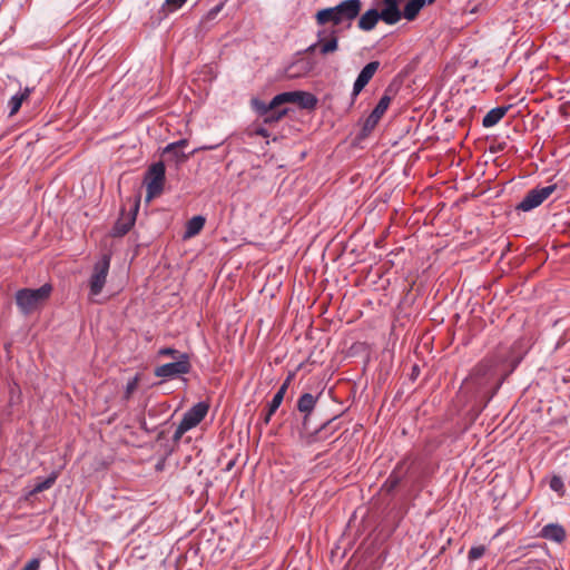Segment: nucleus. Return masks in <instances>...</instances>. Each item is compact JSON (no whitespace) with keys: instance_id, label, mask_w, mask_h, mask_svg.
Masks as SVG:
<instances>
[{"instance_id":"32","label":"nucleus","mask_w":570,"mask_h":570,"mask_svg":"<svg viewBox=\"0 0 570 570\" xmlns=\"http://www.w3.org/2000/svg\"><path fill=\"white\" fill-rule=\"evenodd\" d=\"M485 553V548L483 546L472 547L469 550L468 558L470 561H474L483 557Z\"/></svg>"},{"instance_id":"34","label":"nucleus","mask_w":570,"mask_h":570,"mask_svg":"<svg viewBox=\"0 0 570 570\" xmlns=\"http://www.w3.org/2000/svg\"><path fill=\"white\" fill-rule=\"evenodd\" d=\"M179 354H181L179 351L173 347H163L158 351L159 356H170L173 358L178 360Z\"/></svg>"},{"instance_id":"37","label":"nucleus","mask_w":570,"mask_h":570,"mask_svg":"<svg viewBox=\"0 0 570 570\" xmlns=\"http://www.w3.org/2000/svg\"><path fill=\"white\" fill-rule=\"evenodd\" d=\"M170 154H173V156L176 158L177 163L185 161L189 157V155H186L183 151H179L178 149H175Z\"/></svg>"},{"instance_id":"19","label":"nucleus","mask_w":570,"mask_h":570,"mask_svg":"<svg viewBox=\"0 0 570 570\" xmlns=\"http://www.w3.org/2000/svg\"><path fill=\"white\" fill-rule=\"evenodd\" d=\"M57 478H58L57 472H51L46 479H42V480L37 479L32 489L29 490L28 495H35L45 490L50 489L55 484Z\"/></svg>"},{"instance_id":"27","label":"nucleus","mask_w":570,"mask_h":570,"mask_svg":"<svg viewBox=\"0 0 570 570\" xmlns=\"http://www.w3.org/2000/svg\"><path fill=\"white\" fill-rule=\"evenodd\" d=\"M332 420L325 422L318 430L314 433V440H325L330 434L334 432L335 429L331 428Z\"/></svg>"},{"instance_id":"1","label":"nucleus","mask_w":570,"mask_h":570,"mask_svg":"<svg viewBox=\"0 0 570 570\" xmlns=\"http://www.w3.org/2000/svg\"><path fill=\"white\" fill-rule=\"evenodd\" d=\"M361 9V0H343L337 6L318 10L315 21L318 26H325L328 22L335 26L347 22L350 26L358 17Z\"/></svg>"},{"instance_id":"14","label":"nucleus","mask_w":570,"mask_h":570,"mask_svg":"<svg viewBox=\"0 0 570 570\" xmlns=\"http://www.w3.org/2000/svg\"><path fill=\"white\" fill-rule=\"evenodd\" d=\"M323 35L322 31L317 32V37L321 38ZM338 49V37L337 31L332 30L326 40L320 39V53L322 56H326L335 52Z\"/></svg>"},{"instance_id":"2","label":"nucleus","mask_w":570,"mask_h":570,"mask_svg":"<svg viewBox=\"0 0 570 570\" xmlns=\"http://www.w3.org/2000/svg\"><path fill=\"white\" fill-rule=\"evenodd\" d=\"M51 292L50 284H43L36 289L21 288L14 295L16 304L23 315H29L49 298Z\"/></svg>"},{"instance_id":"29","label":"nucleus","mask_w":570,"mask_h":570,"mask_svg":"<svg viewBox=\"0 0 570 570\" xmlns=\"http://www.w3.org/2000/svg\"><path fill=\"white\" fill-rule=\"evenodd\" d=\"M139 383V376L136 375L131 380L127 382L124 399L129 400L132 395V393L137 390Z\"/></svg>"},{"instance_id":"23","label":"nucleus","mask_w":570,"mask_h":570,"mask_svg":"<svg viewBox=\"0 0 570 570\" xmlns=\"http://www.w3.org/2000/svg\"><path fill=\"white\" fill-rule=\"evenodd\" d=\"M379 67V61L368 62L366 66L363 67L356 79L367 85L370 80L373 78L374 73L377 71Z\"/></svg>"},{"instance_id":"35","label":"nucleus","mask_w":570,"mask_h":570,"mask_svg":"<svg viewBox=\"0 0 570 570\" xmlns=\"http://www.w3.org/2000/svg\"><path fill=\"white\" fill-rule=\"evenodd\" d=\"M40 559L33 558L29 560L21 570H39Z\"/></svg>"},{"instance_id":"5","label":"nucleus","mask_w":570,"mask_h":570,"mask_svg":"<svg viewBox=\"0 0 570 570\" xmlns=\"http://www.w3.org/2000/svg\"><path fill=\"white\" fill-rule=\"evenodd\" d=\"M110 254H104L100 259H98L92 268L91 276L89 278V297L92 299L95 296H98L102 288L106 285L107 276L110 268Z\"/></svg>"},{"instance_id":"41","label":"nucleus","mask_w":570,"mask_h":570,"mask_svg":"<svg viewBox=\"0 0 570 570\" xmlns=\"http://www.w3.org/2000/svg\"><path fill=\"white\" fill-rule=\"evenodd\" d=\"M272 416H273V414H269V410H267V412H266V414H265V416L263 419L264 424L267 425L269 423Z\"/></svg>"},{"instance_id":"36","label":"nucleus","mask_w":570,"mask_h":570,"mask_svg":"<svg viewBox=\"0 0 570 570\" xmlns=\"http://www.w3.org/2000/svg\"><path fill=\"white\" fill-rule=\"evenodd\" d=\"M365 86H366L365 83H363L361 80L356 79L354 85H353V91H352L353 98L357 97L358 94L363 90V88Z\"/></svg>"},{"instance_id":"31","label":"nucleus","mask_w":570,"mask_h":570,"mask_svg":"<svg viewBox=\"0 0 570 570\" xmlns=\"http://www.w3.org/2000/svg\"><path fill=\"white\" fill-rule=\"evenodd\" d=\"M550 489L554 492L562 493L564 491V483L558 475H553L550 480Z\"/></svg>"},{"instance_id":"3","label":"nucleus","mask_w":570,"mask_h":570,"mask_svg":"<svg viewBox=\"0 0 570 570\" xmlns=\"http://www.w3.org/2000/svg\"><path fill=\"white\" fill-rule=\"evenodd\" d=\"M209 405L206 402H198L194 406H191L183 415V419L173 435V440L175 442L179 441L187 431L197 426L207 415Z\"/></svg>"},{"instance_id":"21","label":"nucleus","mask_w":570,"mask_h":570,"mask_svg":"<svg viewBox=\"0 0 570 570\" xmlns=\"http://www.w3.org/2000/svg\"><path fill=\"white\" fill-rule=\"evenodd\" d=\"M205 222V218L200 215L190 218L186 225L185 238L197 235L203 229Z\"/></svg>"},{"instance_id":"33","label":"nucleus","mask_w":570,"mask_h":570,"mask_svg":"<svg viewBox=\"0 0 570 570\" xmlns=\"http://www.w3.org/2000/svg\"><path fill=\"white\" fill-rule=\"evenodd\" d=\"M188 145V140L187 139H180L178 141H175V142H170L168 144L165 148H164V154H169L171 151H174L175 149H178V148H183L185 146Z\"/></svg>"},{"instance_id":"24","label":"nucleus","mask_w":570,"mask_h":570,"mask_svg":"<svg viewBox=\"0 0 570 570\" xmlns=\"http://www.w3.org/2000/svg\"><path fill=\"white\" fill-rule=\"evenodd\" d=\"M288 112L287 108L283 109H273L272 111H268L267 115H265L263 118V121L265 125H273L278 122L283 117H285Z\"/></svg>"},{"instance_id":"7","label":"nucleus","mask_w":570,"mask_h":570,"mask_svg":"<svg viewBox=\"0 0 570 570\" xmlns=\"http://www.w3.org/2000/svg\"><path fill=\"white\" fill-rule=\"evenodd\" d=\"M191 370V364L187 353L179 354L178 360L175 362L166 363L155 368L157 377L173 379L183 374H188Z\"/></svg>"},{"instance_id":"13","label":"nucleus","mask_w":570,"mask_h":570,"mask_svg":"<svg viewBox=\"0 0 570 570\" xmlns=\"http://www.w3.org/2000/svg\"><path fill=\"white\" fill-rule=\"evenodd\" d=\"M541 537L543 539L561 543L566 540V530L559 523H549L541 529Z\"/></svg>"},{"instance_id":"6","label":"nucleus","mask_w":570,"mask_h":570,"mask_svg":"<svg viewBox=\"0 0 570 570\" xmlns=\"http://www.w3.org/2000/svg\"><path fill=\"white\" fill-rule=\"evenodd\" d=\"M318 99L308 91L295 90L278 94L274 97V104L282 106L283 104H297L302 109L314 110Z\"/></svg>"},{"instance_id":"10","label":"nucleus","mask_w":570,"mask_h":570,"mask_svg":"<svg viewBox=\"0 0 570 570\" xmlns=\"http://www.w3.org/2000/svg\"><path fill=\"white\" fill-rule=\"evenodd\" d=\"M390 102H391V97H389L387 95H384L381 97V99L379 100V102L375 106V108L373 109V111L370 114V116L364 121L363 129H362L364 135H367L376 127L380 119L382 118L384 112L387 110Z\"/></svg>"},{"instance_id":"22","label":"nucleus","mask_w":570,"mask_h":570,"mask_svg":"<svg viewBox=\"0 0 570 570\" xmlns=\"http://www.w3.org/2000/svg\"><path fill=\"white\" fill-rule=\"evenodd\" d=\"M31 92L30 88H24L22 91L13 95L9 100L10 116L17 114L22 105V102L29 97Z\"/></svg>"},{"instance_id":"30","label":"nucleus","mask_w":570,"mask_h":570,"mask_svg":"<svg viewBox=\"0 0 570 570\" xmlns=\"http://www.w3.org/2000/svg\"><path fill=\"white\" fill-rule=\"evenodd\" d=\"M224 7V2H220L218 4H216L214 8H212L203 18L202 22H209V21H213L216 19V17L218 16V13L222 11Z\"/></svg>"},{"instance_id":"11","label":"nucleus","mask_w":570,"mask_h":570,"mask_svg":"<svg viewBox=\"0 0 570 570\" xmlns=\"http://www.w3.org/2000/svg\"><path fill=\"white\" fill-rule=\"evenodd\" d=\"M403 0H383L384 9L383 12V21L387 24H395L402 18V12L400 11V3Z\"/></svg>"},{"instance_id":"12","label":"nucleus","mask_w":570,"mask_h":570,"mask_svg":"<svg viewBox=\"0 0 570 570\" xmlns=\"http://www.w3.org/2000/svg\"><path fill=\"white\" fill-rule=\"evenodd\" d=\"M383 12L376 9L365 11L358 19L357 27L363 31H371L375 28L379 20H383Z\"/></svg>"},{"instance_id":"9","label":"nucleus","mask_w":570,"mask_h":570,"mask_svg":"<svg viewBox=\"0 0 570 570\" xmlns=\"http://www.w3.org/2000/svg\"><path fill=\"white\" fill-rule=\"evenodd\" d=\"M139 209V202H136L132 205V208L128 212H121L119 218L115 223L111 229V236L114 237H122L125 236L131 227L135 225L137 212Z\"/></svg>"},{"instance_id":"42","label":"nucleus","mask_w":570,"mask_h":570,"mask_svg":"<svg viewBox=\"0 0 570 570\" xmlns=\"http://www.w3.org/2000/svg\"><path fill=\"white\" fill-rule=\"evenodd\" d=\"M433 1H434V0H429V2H430V3H431V2H433Z\"/></svg>"},{"instance_id":"8","label":"nucleus","mask_w":570,"mask_h":570,"mask_svg":"<svg viewBox=\"0 0 570 570\" xmlns=\"http://www.w3.org/2000/svg\"><path fill=\"white\" fill-rule=\"evenodd\" d=\"M557 188V185L546 187H537L529 190L523 199L517 205L515 209L521 212H530L540 206Z\"/></svg>"},{"instance_id":"17","label":"nucleus","mask_w":570,"mask_h":570,"mask_svg":"<svg viewBox=\"0 0 570 570\" xmlns=\"http://www.w3.org/2000/svg\"><path fill=\"white\" fill-rule=\"evenodd\" d=\"M293 374H289L284 383L279 386L278 391L274 394L272 401L268 403L269 414H274L282 404L285 393L289 386Z\"/></svg>"},{"instance_id":"26","label":"nucleus","mask_w":570,"mask_h":570,"mask_svg":"<svg viewBox=\"0 0 570 570\" xmlns=\"http://www.w3.org/2000/svg\"><path fill=\"white\" fill-rule=\"evenodd\" d=\"M187 0H165L161 6V13L168 16L169 13L180 9Z\"/></svg>"},{"instance_id":"16","label":"nucleus","mask_w":570,"mask_h":570,"mask_svg":"<svg viewBox=\"0 0 570 570\" xmlns=\"http://www.w3.org/2000/svg\"><path fill=\"white\" fill-rule=\"evenodd\" d=\"M492 367L490 364L488 363H479L472 371V373L470 374V376L465 380V383L469 384V383H473V384H476V385H483L484 384V380L487 379V376L489 375V373L491 372Z\"/></svg>"},{"instance_id":"4","label":"nucleus","mask_w":570,"mask_h":570,"mask_svg":"<svg viewBox=\"0 0 570 570\" xmlns=\"http://www.w3.org/2000/svg\"><path fill=\"white\" fill-rule=\"evenodd\" d=\"M166 168L163 161L154 163L145 174L144 183L147 190V200L159 196L164 190Z\"/></svg>"},{"instance_id":"18","label":"nucleus","mask_w":570,"mask_h":570,"mask_svg":"<svg viewBox=\"0 0 570 570\" xmlns=\"http://www.w3.org/2000/svg\"><path fill=\"white\" fill-rule=\"evenodd\" d=\"M318 396H314L311 393H304L297 401V410L305 414L304 420L312 413L317 402Z\"/></svg>"},{"instance_id":"38","label":"nucleus","mask_w":570,"mask_h":570,"mask_svg":"<svg viewBox=\"0 0 570 570\" xmlns=\"http://www.w3.org/2000/svg\"><path fill=\"white\" fill-rule=\"evenodd\" d=\"M255 134L257 136H261V137H264V138H268L269 137V131L265 127H263V126H258L255 129Z\"/></svg>"},{"instance_id":"20","label":"nucleus","mask_w":570,"mask_h":570,"mask_svg":"<svg viewBox=\"0 0 570 570\" xmlns=\"http://www.w3.org/2000/svg\"><path fill=\"white\" fill-rule=\"evenodd\" d=\"M425 3L426 0H410L405 4L402 16L409 21L414 20Z\"/></svg>"},{"instance_id":"40","label":"nucleus","mask_w":570,"mask_h":570,"mask_svg":"<svg viewBox=\"0 0 570 570\" xmlns=\"http://www.w3.org/2000/svg\"><path fill=\"white\" fill-rule=\"evenodd\" d=\"M316 49L320 50V40L315 43H312L306 48V52H314Z\"/></svg>"},{"instance_id":"15","label":"nucleus","mask_w":570,"mask_h":570,"mask_svg":"<svg viewBox=\"0 0 570 570\" xmlns=\"http://www.w3.org/2000/svg\"><path fill=\"white\" fill-rule=\"evenodd\" d=\"M511 105L509 106H499L491 109L482 119V125L485 128H491L495 126L510 110Z\"/></svg>"},{"instance_id":"25","label":"nucleus","mask_w":570,"mask_h":570,"mask_svg":"<svg viewBox=\"0 0 570 570\" xmlns=\"http://www.w3.org/2000/svg\"><path fill=\"white\" fill-rule=\"evenodd\" d=\"M253 106L254 108L256 109V111L262 116L264 117L265 115L268 114V111H272L273 109H276L279 107V105H275L274 104V98L268 102V104H265L263 101H259L257 99H254L253 100Z\"/></svg>"},{"instance_id":"39","label":"nucleus","mask_w":570,"mask_h":570,"mask_svg":"<svg viewBox=\"0 0 570 570\" xmlns=\"http://www.w3.org/2000/svg\"><path fill=\"white\" fill-rule=\"evenodd\" d=\"M218 146H219V144L213 145V146H202V147H199L197 149H194L189 155H194V154H196L199 150H212V149H215Z\"/></svg>"},{"instance_id":"28","label":"nucleus","mask_w":570,"mask_h":570,"mask_svg":"<svg viewBox=\"0 0 570 570\" xmlns=\"http://www.w3.org/2000/svg\"><path fill=\"white\" fill-rule=\"evenodd\" d=\"M401 480L402 475L393 471L383 484V488H385L387 492H391L400 484Z\"/></svg>"}]
</instances>
